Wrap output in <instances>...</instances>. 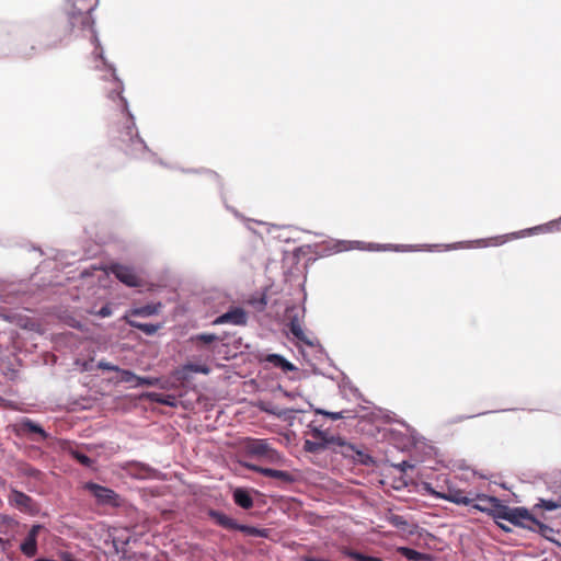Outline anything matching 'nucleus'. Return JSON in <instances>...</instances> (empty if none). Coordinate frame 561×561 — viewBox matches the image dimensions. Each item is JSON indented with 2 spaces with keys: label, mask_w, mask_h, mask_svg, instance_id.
Wrapping results in <instances>:
<instances>
[{
  "label": "nucleus",
  "mask_w": 561,
  "mask_h": 561,
  "mask_svg": "<svg viewBox=\"0 0 561 561\" xmlns=\"http://www.w3.org/2000/svg\"><path fill=\"white\" fill-rule=\"evenodd\" d=\"M141 468H142V479L150 477L151 473L153 472V470L145 463L141 465Z\"/></svg>",
  "instance_id": "obj_47"
},
{
  "label": "nucleus",
  "mask_w": 561,
  "mask_h": 561,
  "mask_svg": "<svg viewBox=\"0 0 561 561\" xmlns=\"http://www.w3.org/2000/svg\"><path fill=\"white\" fill-rule=\"evenodd\" d=\"M421 485H422V490L427 495H430L432 497H435V499H440L442 500L443 492L436 491L430 482H422Z\"/></svg>",
  "instance_id": "obj_41"
},
{
  "label": "nucleus",
  "mask_w": 561,
  "mask_h": 561,
  "mask_svg": "<svg viewBox=\"0 0 561 561\" xmlns=\"http://www.w3.org/2000/svg\"><path fill=\"white\" fill-rule=\"evenodd\" d=\"M99 313H100V316H102V317H107V316H110V314H111V309H110L107 306L102 307V308L100 309Z\"/></svg>",
  "instance_id": "obj_50"
},
{
  "label": "nucleus",
  "mask_w": 561,
  "mask_h": 561,
  "mask_svg": "<svg viewBox=\"0 0 561 561\" xmlns=\"http://www.w3.org/2000/svg\"><path fill=\"white\" fill-rule=\"evenodd\" d=\"M250 304L257 310L263 311L267 306V297L265 294H261L257 297H252Z\"/></svg>",
  "instance_id": "obj_36"
},
{
  "label": "nucleus",
  "mask_w": 561,
  "mask_h": 561,
  "mask_svg": "<svg viewBox=\"0 0 561 561\" xmlns=\"http://www.w3.org/2000/svg\"><path fill=\"white\" fill-rule=\"evenodd\" d=\"M471 492H469V495L465 493L463 490L451 488L449 486L447 492H443L442 500H445L447 502H450L456 505H465V506H471L474 504L472 503L473 500H476V496H471Z\"/></svg>",
  "instance_id": "obj_15"
},
{
  "label": "nucleus",
  "mask_w": 561,
  "mask_h": 561,
  "mask_svg": "<svg viewBox=\"0 0 561 561\" xmlns=\"http://www.w3.org/2000/svg\"><path fill=\"white\" fill-rule=\"evenodd\" d=\"M530 526H534V530H531L533 533H536V534L540 535L542 538H545L546 540L561 547V543L556 538L549 536L550 534L554 533V529L552 527L540 522L536 517H534Z\"/></svg>",
  "instance_id": "obj_19"
},
{
  "label": "nucleus",
  "mask_w": 561,
  "mask_h": 561,
  "mask_svg": "<svg viewBox=\"0 0 561 561\" xmlns=\"http://www.w3.org/2000/svg\"><path fill=\"white\" fill-rule=\"evenodd\" d=\"M393 468H396L398 471H400L402 473H405L408 471V469H413L414 465L408 460H403L399 463H394Z\"/></svg>",
  "instance_id": "obj_43"
},
{
  "label": "nucleus",
  "mask_w": 561,
  "mask_h": 561,
  "mask_svg": "<svg viewBox=\"0 0 561 561\" xmlns=\"http://www.w3.org/2000/svg\"><path fill=\"white\" fill-rule=\"evenodd\" d=\"M265 360L274 367L282 369L284 373L297 370V367L291 362L277 353L267 354Z\"/></svg>",
  "instance_id": "obj_17"
},
{
  "label": "nucleus",
  "mask_w": 561,
  "mask_h": 561,
  "mask_svg": "<svg viewBox=\"0 0 561 561\" xmlns=\"http://www.w3.org/2000/svg\"><path fill=\"white\" fill-rule=\"evenodd\" d=\"M284 396H285V397H287V398L293 399V398H295L297 394H296V393H294V392H290V391H284Z\"/></svg>",
  "instance_id": "obj_54"
},
{
  "label": "nucleus",
  "mask_w": 561,
  "mask_h": 561,
  "mask_svg": "<svg viewBox=\"0 0 561 561\" xmlns=\"http://www.w3.org/2000/svg\"><path fill=\"white\" fill-rule=\"evenodd\" d=\"M36 561H45V559H44V558H41V559H37Z\"/></svg>",
  "instance_id": "obj_60"
},
{
  "label": "nucleus",
  "mask_w": 561,
  "mask_h": 561,
  "mask_svg": "<svg viewBox=\"0 0 561 561\" xmlns=\"http://www.w3.org/2000/svg\"><path fill=\"white\" fill-rule=\"evenodd\" d=\"M208 516L220 527L229 530H238L247 536L267 538L268 530L265 528H257L251 525L239 524L233 518L218 510H209Z\"/></svg>",
  "instance_id": "obj_3"
},
{
  "label": "nucleus",
  "mask_w": 561,
  "mask_h": 561,
  "mask_svg": "<svg viewBox=\"0 0 561 561\" xmlns=\"http://www.w3.org/2000/svg\"><path fill=\"white\" fill-rule=\"evenodd\" d=\"M488 413L489 412H481V413H478L476 415H462V416H459V421L471 419V417H476V416H480V415H484V414H488Z\"/></svg>",
  "instance_id": "obj_51"
},
{
  "label": "nucleus",
  "mask_w": 561,
  "mask_h": 561,
  "mask_svg": "<svg viewBox=\"0 0 561 561\" xmlns=\"http://www.w3.org/2000/svg\"><path fill=\"white\" fill-rule=\"evenodd\" d=\"M20 430L24 433L37 434L42 437V439H46L48 437V434L44 430V427L39 423H37L28 417H23L21 420Z\"/></svg>",
  "instance_id": "obj_21"
},
{
  "label": "nucleus",
  "mask_w": 561,
  "mask_h": 561,
  "mask_svg": "<svg viewBox=\"0 0 561 561\" xmlns=\"http://www.w3.org/2000/svg\"><path fill=\"white\" fill-rule=\"evenodd\" d=\"M336 439L334 447H332V453L340 454L344 458L352 460L357 447L341 436H336Z\"/></svg>",
  "instance_id": "obj_18"
},
{
  "label": "nucleus",
  "mask_w": 561,
  "mask_h": 561,
  "mask_svg": "<svg viewBox=\"0 0 561 561\" xmlns=\"http://www.w3.org/2000/svg\"><path fill=\"white\" fill-rule=\"evenodd\" d=\"M225 323H230L233 325H245L248 323V313L241 307H232L214 320V324Z\"/></svg>",
  "instance_id": "obj_14"
},
{
  "label": "nucleus",
  "mask_w": 561,
  "mask_h": 561,
  "mask_svg": "<svg viewBox=\"0 0 561 561\" xmlns=\"http://www.w3.org/2000/svg\"><path fill=\"white\" fill-rule=\"evenodd\" d=\"M183 371L208 375L210 373V368L205 364L187 363L183 366Z\"/></svg>",
  "instance_id": "obj_33"
},
{
  "label": "nucleus",
  "mask_w": 561,
  "mask_h": 561,
  "mask_svg": "<svg viewBox=\"0 0 561 561\" xmlns=\"http://www.w3.org/2000/svg\"><path fill=\"white\" fill-rule=\"evenodd\" d=\"M485 503H486V502H481L480 504H481L482 506H486V505H485Z\"/></svg>",
  "instance_id": "obj_61"
},
{
  "label": "nucleus",
  "mask_w": 561,
  "mask_h": 561,
  "mask_svg": "<svg viewBox=\"0 0 561 561\" xmlns=\"http://www.w3.org/2000/svg\"><path fill=\"white\" fill-rule=\"evenodd\" d=\"M45 561H56V560H53V559H45Z\"/></svg>",
  "instance_id": "obj_62"
},
{
  "label": "nucleus",
  "mask_w": 561,
  "mask_h": 561,
  "mask_svg": "<svg viewBox=\"0 0 561 561\" xmlns=\"http://www.w3.org/2000/svg\"><path fill=\"white\" fill-rule=\"evenodd\" d=\"M534 517L527 507L516 506L510 508L506 522L523 529L534 530V526H530Z\"/></svg>",
  "instance_id": "obj_13"
},
{
  "label": "nucleus",
  "mask_w": 561,
  "mask_h": 561,
  "mask_svg": "<svg viewBox=\"0 0 561 561\" xmlns=\"http://www.w3.org/2000/svg\"><path fill=\"white\" fill-rule=\"evenodd\" d=\"M560 224H561V220L559 218L558 220H551L547 224L538 225V226H535L531 228L523 229L520 231L511 232V233H507L504 236L495 237L492 239L495 241L493 244L499 245V244H503L504 242L512 240V239H518V238H523L526 236H533V234H538V233L553 232V231H557L560 229Z\"/></svg>",
  "instance_id": "obj_5"
},
{
  "label": "nucleus",
  "mask_w": 561,
  "mask_h": 561,
  "mask_svg": "<svg viewBox=\"0 0 561 561\" xmlns=\"http://www.w3.org/2000/svg\"><path fill=\"white\" fill-rule=\"evenodd\" d=\"M278 227L276 225H272L271 228L268 229V232H272L273 229H277Z\"/></svg>",
  "instance_id": "obj_59"
},
{
  "label": "nucleus",
  "mask_w": 561,
  "mask_h": 561,
  "mask_svg": "<svg viewBox=\"0 0 561 561\" xmlns=\"http://www.w3.org/2000/svg\"><path fill=\"white\" fill-rule=\"evenodd\" d=\"M495 524L497 525V527L503 530L504 533H511L512 531V528L503 523H500V522H495Z\"/></svg>",
  "instance_id": "obj_49"
},
{
  "label": "nucleus",
  "mask_w": 561,
  "mask_h": 561,
  "mask_svg": "<svg viewBox=\"0 0 561 561\" xmlns=\"http://www.w3.org/2000/svg\"><path fill=\"white\" fill-rule=\"evenodd\" d=\"M233 502L243 510H250L254 505L253 497L250 491L245 488L239 486L232 491Z\"/></svg>",
  "instance_id": "obj_16"
},
{
  "label": "nucleus",
  "mask_w": 561,
  "mask_h": 561,
  "mask_svg": "<svg viewBox=\"0 0 561 561\" xmlns=\"http://www.w3.org/2000/svg\"><path fill=\"white\" fill-rule=\"evenodd\" d=\"M390 524L400 529H405L408 526V522L402 515H392L390 517Z\"/></svg>",
  "instance_id": "obj_42"
},
{
  "label": "nucleus",
  "mask_w": 561,
  "mask_h": 561,
  "mask_svg": "<svg viewBox=\"0 0 561 561\" xmlns=\"http://www.w3.org/2000/svg\"><path fill=\"white\" fill-rule=\"evenodd\" d=\"M70 454L73 457V459H76L80 465L87 468H91L93 466L94 461L84 453L79 450H71Z\"/></svg>",
  "instance_id": "obj_34"
},
{
  "label": "nucleus",
  "mask_w": 561,
  "mask_h": 561,
  "mask_svg": "<svg viewBox=\"0 0 561 561\" xmlns=\"http://www.w3.org/2000/svg\"><path fill=\"white\" fill-rule=\"evenodd\" d=\"M271 448V445L261 438H251L247 445L249 455L262 458Z\"/></svg>",
  "instance_id": "obj_20"
},
{
  "label": "nucleus",
  "mask_w": 561,
  "mask_h": 561,
  "mask_svg": "<svg viewBox=\"0 0 561 561\" xmlns=\"http://www.w3.org/2000/svg\"><path fill=\"white\" fill-rule=\"evenodd\" d=\"M380 412L383 414V419H385L386 423H398L407 428L410 427L404 420L398 419L393 412H390V411L383 412L381 410H380Z\"/></svg>",
  "instance_id": "obj_38"
},
{
  "label": "nucleus",
  "mask_w": 561,
  "mask_h": 561,
  "mask_svg": "<svg viewBox=\"0 0 561 561\" xmlns=\"http://www.w3.org/2000/svg\"><path fill=\"white\" fill-rule=\"evenodd\" d=\"M398 552L401 557L408 561H431V556L421 551H417L410 547H399Z\"/></svg>",
  "instance_id": "obj_22"
},
{
  "label": "nucleus",
  "mask_w": 561,
  "mask_h": 561,
  "mask_svg": "<svg viewBox=\"0 0 561 561\" xmlns=\"http://www.w3.org/2000/svg\"><path fill=\"white\" fill-rule=\"evenodd\" d=\"M20 550L27 558L34 557L37 553V539L26 535L25 539L20 545Z\"/></svg>",
  "instance_id": "obj_26"
},
{
  "label": "nucleus",
  "mask_w": 561,
  "mask_h": 561,
  "mask_svg": "<svg viewBox=\"0 0 561 561\" xmlns=\"http://www.w3.org/2000/svg\"><path fill=\"white\" fill-rule=\"evenodd\" d=\"M308 428L310 430V433L314 438H323L324 437L325 432L322 431L320 427L316 426L313 423H310L308 425Z\"/></svg>",
  "instance_id": "obj_44"
},
{
  "label": "nucleus",
  "mask_w": 561,
  "mask_h": 561,
  "mask_svg": "<svg viewBox=\"0 0 561 561\" xmlns=\"http://www.w3.org/2000/svg\"><path fill=\"white\" fill-rule=\"evenodd\" d=\"M318 444H323V450L330 449L332 451V447H334L336 439V436L334 435H328L324 434L323 438H316Z\"/></svg>",
  "instance_id": "obj_39"
},
{
  "label": "nucleus",
  "mask_w": 561,
  "mask_h": 561,
  "mask_svg": "<svg viewBox=\"0 0 561 561\" xmlns=\"http://www.w3.org/2000/svg\"><path fill=\"white\" fill-rule=\"evenodd\" d=\"M313 411L316 414L327 416L333 421L350 417V415H348L350 411H347V410L332 412V411H328V410H324L321 408H314Z\"/></svg>",
  "instance_id": "obj_31"
},
{
  "label": "nucleus",
  "mask_w": 561,
  "mask_h": 561,
  "mask_svg": "<svg viewBox=\"0 0 561 561\" xmlns=\"http://www.w3.org/2000/svg\"><path fill=\"white\" fill-rule=\"evenodd\" d=\"M142 161H151V162L158 161L160 164H162V165H164L167 168L175 169V167H170L167 163H164L162 160H156L154 153L151 152V150L147 147V145H146V142L144 140H142ZM176 170H180L181 172L186 173V174H201V175H204L208 181L215 183L216 186L219 190V194H220V198H221V202L224 204V207L229 213H231L237 219H239L241 221H244L248 229H251L249 224L250 222H255V221L252 220V219L245 218L238 209H236L233 206H231V205H229L227 203V198H226L225 193H224V184H222V181H221V179H220V176H219V174L217 172H215L213 170H209V169H205V168H199V169H194V168H188V169L176 168ZM256 222L257 224H262L261 221H256Z\"/></svg>",
  "instance_id": "obj_2"
},
{
  "label": "nucleus",
  "mask_w": 561,
  "mask_h": 561,
  "mask_svg": "<svg viewBox=\"0 0 561 561\" xmlns=\"http://www.w3.org/2000/svg\"><path fill=\"white\" fill-rule=\"evenodd\" d=\"M84 490L93 495L98 505L110 507H118L121 505L119 495L107 486L89 481L84 484Z\"/></svg>",
  "instance_id": "obj_6"
},
{
  "label": "nucleus",
  "mask_w": 561,
  "mask_h": 561,
  "mask_svg": "<svg viewBox=\"0 0 561 561\" xmlns=\"http://www.w3.org/2000/svg\"><path fill=\"white\" fill-rule=\"evenodd\" d=\"M130 324L137 329H140V322L131 321Z\"/></svg>",
  "instance_id": "obj_57"
},
{
  "label": "nucleus",
  "mask_w": 561,
  "mask_h": 561,
  "mask_svg": "<svg viewBox=\"0 0 561 561\" xmlns=\"http://www.w3.org/2000/svg\"><path fill=\"white\" fill-rule=\"evenodd\" d=\"M262 458L271 463H274V465H283L285 461L284 456L278 450L273 448L272 446Z\"/></svg>",
  "instance_id": "obj_32"
},
{
  "label": "nucleus",
  "mask_w": 561,
  "mask_h": 561,
  "mask_svg": "<svg viewBox=\"0 0 561 561\" xmlns=\"http://www.w3.org/2000/svg\"><path fill=\"white\" fill-rule=\"evenodd\" d=\"M170 279V271L165 267L151 272L142 267V291H154L158 288L165 287Z\"/></svg>",
  "instance_id": "obj_9"
},
{
  "label": "nucleus",
  "mask_w": 561,
  "mask_h": 561,
  "mask_svg": "<svg viewBox=\"0 0 561 561\" xmlns=\"http://www.w3.org/2000/svg\"><path fill=\"white\" fill-rule=\"evenodd\" d=\"M5 545H7V540L3 539L2 537H0V546L2 547V549L5 548Z\"/></svg>",
  "instance_id": "obj_56"
},
{
  "label": "nucleus",
  "mask_w": 561,
  "mask_h": 561,
  "mask_svg": "<svg viewBox=\"0 0 561 561\" xmlns=\"http://www.w3.org/2000/svg\"><path fill=\"white\" fill-rule=\"evenodd\" d=\"M535 507H540L545 511L551 512V511H554V510L561 507V503L559 501H554V500L540 499L539 503Z\"/></svg>",
  "instance_id": "obj_35"
},
{
  "label": "nucleus",
  "mask_w": 561,
  "mask_h": 561,
  "mask_svg": "<svg viewBox=\"0 0 561 561\" xmlns=\"http://www.w3.org/2000/svg\"><path fill=\"white\" fill-rule=\"evenodd\" d=\"M489 247L490 245V239H478L474 241H458L449 244H444V250H458V249H465V248H473V247Z\"/></svg>",
  "instance_id": "obj_24"
},
{
  "label": "nucleus",
  "mask_w": 561,
  "mask_h": 561,
  "mask_svg": "<svg viewBox=\"0 0 561 561\" xmlns=\"http://www.w3.org/2000/svg\"><path fill=\"white\" fill-rule=\"evenodd\" d=\"M163 325L162 322L159 323H144L142 322V334L146 335H153L159 329H161Z\"/></svg>",
  "instance_id": "obj_40"
},
{
  "label": "nucleus",
  "mask_w": 561,
  "mask_h": 561,
  "mask_svg": "<svg viewBox=\"0 0 561 561\" xmlns=\"http://www.w3.org/2000/svg\"><path fill=\"white\" fill-rule=\"evenodd\" d=\"M44 528L42 524H34L28 530L27 535L33 536L37 539L38 533Z\"/></svg>",
  "instance_id": "obj_45"
},
{
  "label": "nucleus",
  "mask_w": 561,
  "mask_h": 561,
  "mask_svg": "<svg viewBox=\"0 0 561 561\" xmlns=\"http://www.w3.org/2000/svg\"><path fill=\"white\" fill-rule=\"evenodd\" d=\"M37 472L38 471L36 469H32V470H30L28 474L34 477V476H36Z\"/></svg>",
  "instance_id": "obj_58"
},
{
  "label": "nucleus",
  "mask_w": 561,
  "mask_h": 561,
  "mask_svg": "<svg viewBox=\"0 0 561 561\" xmlns=\"http://www.w3.org/2000/svg\"><path fill=\"white\" fill-rule=\"evenodd\" d=\"M382 244L380 243H367V251H381Z\"/></svg>",
  "instance_id": "obj_48"
},
{
  "label": "nucleus",
  "mask_w": 561,
  "mask_h": 561,
  "mask_svg": "<svg viewBox=\"0 0 561 561\" xmlns=\"http://www.w3.org/2000/svg\"><path fill=\"white\" fill-rule=\"evenodd\" d=\"M192 341L203 345H209L214 342L221 341V339L215 333L204 332L193 335Z\"/></svg>",
  "instance_id": "obj_30"
},
{
  "label": "nucleus",
  "mask_w": 561,
  "mask_h": 561,
  "mask_svg": "<svg viewBox=\"0 0 561 561\" xmlns=\"http://www.w3.org/2000/svg\"><path fill=\"white\" fill-rule=\"evenodd\" d=\"M106 273L113 275L121 283L129 287H138L140 285V278L133 266L118 262H111L106 266Z\"/></svg>",
  "instance_id": "obj_8"
},
{
  "label": "nucleus",
  "mask_w": 561,
  "mask_h": 561,
  "mask_svg": "<svg viewBox=\"0 0 561 561\" xmlns=\"http://www.w3.org/2000/svg\"><path fill=\"white\" fill-rule=\"evenodd\" d=\"M354 249L367 251V243L363 241L331 240L321 244L320 253L322 255H330L332 253H340Z\"/></svg>",
  "instance_id": "obj_11"
},
{
  "label": "nucleus",
  "mask_w": 561,
  "mask_h": 561,
  "mask_svg": "<svg viewBox=\"0 0 561 561\" xmlns=\"http://www.w3.org/2000/svg\"><path fill=\"white\" fill-rule=\"evenodd\" d=\"M251 471L261 473L264 477L279 480L283 484H293L297 481V477L285 470H277L268 467H262L254 463H244Z\"/></svg>",
  "instance_id": "obj_12"
},
{
  "label": "nucleus",
  "mask_w": 561,
  "mask_h": 561,
  "mask_svg": "<svg viewBox=\"0 0 561 561\" xmlns=\"http://www.w3.org/2000/svg\"><path fill=\"white\" fill-rule=\"evenodd\" d=\"M305 308H297L293 307L290 309H287V316H288V330L289 333L293 335L294 339H296L299 342H302L304 344L308 346H314V342L310 340L304 332L302 325H301V319L305 316Z\"/></svg>",
  "instance_id": "obj_7"
},
{
  "label": "nucleus",
  "mask_w": 561,
  "mask_h": 561,
  "mask_svg": "<svg viewBox=\"0 0 561 561\" xmlns=\"http://www.w3.org/2000/svg\"><path fill=\"white\" fill-rule=\"evenodd\" d=\"M439 247L438 244H424V245H413V244H396L393 245V251L396 252H413L421 251L426 249L427 251H433Z\"/></svg>",
  "instance_id": "obj_28"
},
{
  "label": "nucleus",
  "mask_w": 561,
  "mask_h": 561,
  "mask_svg": "<svg viewBox=\"0 0 561 561\" xmlns=\"http://www.w3.org/2000/svg\"><path fill=\"white\" fill-rule=\"evenodd\" d=\"M352 461L355 463V465H362V466H374L375 465V460L374 458L365 453L364 450L359 449L357 447V449L355 450V454L352 458Z\"/></svg>",
  "instance_id": "obj_27"
},
{
  "label": "nucleus",
  "mask_w": 561,
  "mask_h": 561,
  "mask_svg": "<svg viewBox=\"0 0 561 561\" xmlns=\"http://www.w3.org/2000/svg\"><path fill=\"white\" fill-rule=\"evenodd\" d=\"M304 450L308 454H318L323 450V444H318L316 440L306 439L304 443Z\"/></svg>",
  "instance_id": "obj_37"
},
{
  "label": "nucleus",
  "mask_w": 561,
  "mask_h": 561,
  "mask_svg": "<svg viewBox=\"0 0 561 561\" xmlns=\"http://www.w3.org/2000/svg\"><path fill=\"white\" fill-rule=\"evenodd\" d=\"M394 244H382L381 251H393Z\"/></svg>",
  "instance_id": "obj_52"
},
{
  "label": "nucleus",
  "mask_w": 561,
  "mask_h": 561,
  "mask_svg": "<svg viewBox=\"0 0 561 561\" xmlns=\"http://www.w3.org/2000/svg\"><path fill=\"white\" fill-rule=\"evenodd\" d=\"M98 4L99 0H64L62 10L72 30L90 32L91 43L94 45V68L101 73L100 80L103 82V91L106 98L121 113V123L114 130L113 138L126 154L137 156L140 148V136L135 117L128 111L127 101L123 96L124 84L117 77L114 65L105 59L104 50L94 28L95 21L92 12Z\"/></svg>",
  "instance_id": "obj_1"
},
{
  "label": "nucleus",
  "mask_w": 561,
  "mask_h": 561,
  "mask_svg": "<svg viewBox=\"0 0 561 561\" xmlns=\"http://www.w3.org/2000/svg\"><path fill=\"white\" fill-rule=\"evenodd\" d=\"M99 367L103 368V369H106V370H116L117 369L116 366H114V365H112L110 363H106V362H100L99 363Z\"/></svg>",
  "instance_id": "obj_46"
},
{
  "label": "nucleus",
  "mask_w": 561,
  "mask_h": 561,
  "mask_svg": "<svg viewBox=\"0 0 561 561\" xmlns=\"http://www.w3.org/2000/svg\"><path fill=\"white\" fill-rule=\"evenodd\" d=\"M164 305L161 301H150L142 304V318L158 314Z\"/></svg>",
  "instance_id": "obj_29"
},
{
  "label": "nucleus",
  "mask_w": 561,
  "mask_h": 561,
  "mask_svg": "<svg viewBox=\"0 0 561 561\" xmlns=\"http://www.w3.org/2000/svg\"><path fill=\"white\" fill-rule=\"evenodd\" d=\"M146 397L151 401L168 405V407H176L178 399L173 394L169 393H160V392H142V398Z\"/></svg>",
  "instance_id": "obj_23"
},
{
  "label": "nucleus",
  "mask_w": 561,
  "mask_h": 561,
  "mask_svg": "<svg viewBox=\"0 0 561 561\" xmlns=\"http://www.w3.org/2000/svg\"><path fill=\"white\" fill-rule=\"evenodd\" d=\"M560 220H561V216H560Z\"/></svg>",
  "instance_id": "obj_63"
},
{
  "label": "nucleus",
  "mask_w": 561,
  "mask_h": 561,
  "mask_svg": "<svg viewBox=\"0 0 561 561\" xmlns=\"http://www.w3.org/2000/svg\"><path fill=\"white\" fill-rule=\"evenodd\" d=\"M261 410L268 414L275 415L277 417H284V419H286L287 415H289V414L304 412L302 410H298V409H279L278 407L272 405L271 403L262 404Z\"/></svg>",
  "instance_id": "obj_25"
},
{
  "label": "nucleus",
  "mask_w": 561,
  "mask_h": 561,
  "mask_svg": "<svg viewBox=\"0 0 561 561\" xmlns=\"http://www.w3.org/2000/svg\"><path fill=\"white\" fill-rule=\"evenodd\" d=\"M8 502L11 506L15 507L22 513L35 515L38 513L36 502L26 493L16 489H11L8 495Z\"/></svg>",
  "instance_id": "obj_10"
},
{
  "label": "nucleus",
  "mask_w": 561,
  "mask_h": 561,
  "mask_svg": "<svg viewBox=\"0 0 561 561\" xmlns=\"http://www.w3.org/2000/svg\"><path fill=\"white\" fill-rule=\"evenodd\" d=\"M476 500H478L479 502H488L490 506H482L479 503H474L472 505L473 510L485 513L486 515L491 516L495 522H497V519H507L511 506L504 504L499 497L483 493H478L476 494Z\"/></svg>",
  "instance_id": "obj_4"
},
{
  "label": "nucleus",
  "mask_w": 561,
  "mask_h": 561,
  "mask_svg": "<svg viewBox=\"0 0 561 561\" xmlns=\"http://www.w3.org/2000/svg\"><path fill=\"white\" fill-rule=\"evenodd\" d=\"M133 314H134V316H138V314H140V307H136V308H134V309H133Z\"/></svg>",
  "instance_id": "obj_55"
},
{
  "label": "nucleus",
  "mask_w": 561,
  "mask_h": 561,
  "mask_svg": "<svg viewBox=\"0 0 561 561\" xmlns=\"http://www.w3.org/2000/svg\"><path fill=\"white\" fill-rule=\"evenodd\" d=\"M152 385V379L149 377H142V386Z\"/></svg>",
  "instance_id": "obj_53"
}]
</instances>
